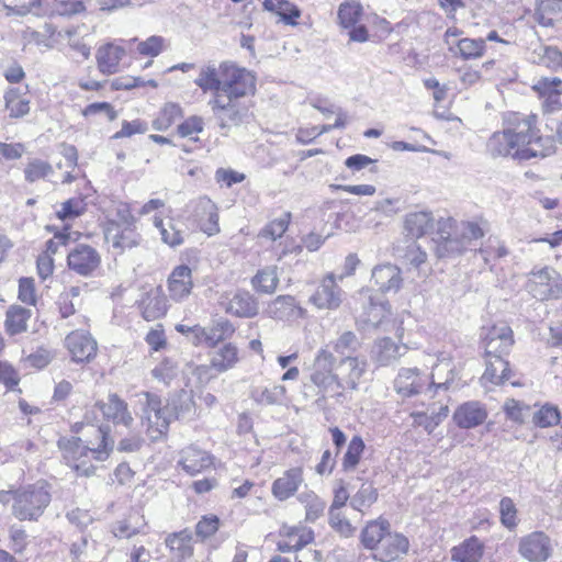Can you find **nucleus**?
Here are the masks:
<instances>
[{
	"label": "nucleus",
	"instance_id": "obj_15",
	"mask_svg": "<svg viewBox=\"0 0 562 562\" xmlns=\"http://www.w3.org/2000/svg\"><path fill=\"white\" fill-rule=\"evenodd\" d=\"M428 376L417 368H402L394 380V390L403 397L427 392Z\"/></svg>",
	"mask_w": 562,
	"mask_h": 562
},
{
	"label": "nucleus",
	"instance_id": "obj_5",
	"mask_svg": "<svg viewBox=\"0 0 562 562\" xmlns=\"http://www.w3.org/2000/svg\"><path fill=\"white\" fill-rule=\"evenodd\" d=\"M222 86L217 94L233 99H243L252 95L256 91V78L246 68L234 63L221 64Z\"/></svg>",
	"mask_w": 562,
	"mask_h": 562
},
{
	"label": "nucleus",
	"instance_id": "obj_12",
	"mask_svg": "<svg viewBox=\"0 0 562 562\" xmlns=\"http://www.w3.org/2000/svg\"><path fill=\"white\" fill-rule=\"evenodd\" d=\"M67 263L70 270L88 277L91 276L101 263V256L89 245H76L67 255Z\"/></svg>",
	"mask_w": 562,
	"mask_h": 562
},
{
	"label": "nucleus",
	"instance_id": "obj_10",
	"mask_svg": "<svg viewBox=\"0 0 562 562\" xmlns=\"http://www.w3.org/2000/svg\"><path fill=\"white\" fill-rule=\"evenodd\" d=\"M338 281L339 279L335 273H327L311 295L310 302L318 310H337L345 296Z\"/></svg>",
	"mask_w": 562,
	"mask_h": 562
},
{
	"label": "nucleus",
	"instance_id": "obj_52",
	"mask_svg": "<svg viewBox=\"0 0 562 562\" xmlns=\"http://www.w3.org/2000/svg\"><path fill=\"white\" fill-rule=\"evenodd\" d=\"M378 499V490L369 483H363L359 491L351 497L350 506L359 512L372 506Z\"/></svg>",
	"mask_w": 562,
	"mask_h": 562
},
{
	"label": "nucleus",
	"instance_id": "obj_51",
	"mask_svg": "<svg viewBox=\"0 0 562 562\" xmlns=\"http://www.w3.org/2000/svg\"><path fill=\"white\" fill-rule=\"evenodd\" d=\"M331 348L339 356H351L361 348V340L353 331L345 330L331 342Z\"/></svg>",
	"mask_w": 562,
	"mask_h": 562
},
{
	"label": "nucleus",
	"instance_id": "obj_58",
	"mask_svg": "<svg viewBox=\"0 0 562 562\" xmlns=\"http://www.w3.org/2000/svg\"><path fill=\"white\" fill-rule=\"evenodd\" d=\"M457 46L463 59H475L483 56L486 45L483 38H462Z\"/></svg>",
	"mask_w": 562,
	"mask_h": 562
},
{
	"label": "nucleus",
	"instance_id": "obj_63",
	"mask_svg": "<svg viewBox=\"0 0 562 562\" xmlns=\"http://www.w3.org/2000/svg\"><path fill=\"white\" fill-rule=\"evenodd\" d=\"M539 63L552 70H562V52L555 46H543L538 54Z\"/></svg>",
	"mask_w": 562,
	"mask_h": 562
},
{
	"label": "nucleus",
	"instance_id": "obj_36",
	"mask_svg": "<svg viewBox=\"0 0 562 562\" xmlns=\"http://www.w3.org/2000/svg\"><path fill=\"white\" fill-rule=\"evenodd\" d=\"M125 50L113 44L101 46L97 52V61L99 70L105 75L115 74Z\"/></svg>",
	"mask_w": 562,
	"mask_h": 562
},
{
	"label": "nucleus",
	"instance_id": "obj_14",
	"mask_svg": "<svg viewBox=\"0 0 562 562\" xmlns=\"http://www.w3.org/2000/svg\"><path fill=\"white\" fill-rule=\"evenodd\" d=\"M65 346L75 362H89L98 350L95 339L87 331L74 330L65 338Z\"/></svg>",
	"mask_w": 562,
	"mask_h": 562
},
{
	"label": "nucleus",
	"instance_id": "obj_17",
	"mask_svg": "<svg viewBox=\"0 0 562 562\" xmlns=\"http://www.w3.org/2000/svg\"><path fill=\"white\" fill-rule=\"evenodd\" d=\"M561 86L562 80L558 77H542L533 85V90L543 98L542 109L546 113H554L562 109L559 90Z\"/></svg>",
	"mask_w": 562,
	"mask_h": 562
},
{
	"label": "nucleus",
	"instance_id": "obj_32",
	"mask_svg": "<svg viewBox=\"0 0 562 562\" xmlns=\"http://www.w3.org/2000/svg\"><path fill=\"white\" fill-rule=\"evenodd\" d=\"M451 561L453 562H480L483 557L484 546L472 536L451 549Z\"/></svg>",
	"mask_w": 562,
	"mask_h": 562
},
{
	"label": "nucleus",
	"instance_id": "obj_49",
	"mask_svg": "<svg viewBox=\"0 0 562 562\" xmlns=\"http://www.w3.org/2000/svg\"><path fill=\"white\" fill-rule=\"evenodd\" d=\"M286 389L283 385L271 387L256 386L250 391V397L260 405L280 404L285 397Z\"/></svg>",
	"mask_w": 562,
	"mask_h": 562
},
{
	"label": "nucleus",
	"instance_id": "obj_11",
	"mask_svg": "<svg viewBox=\"0 0 562 562\" xmlns=\"http://www.w3.org/2000/svg\"><path fill=\"white\" fill-rule=\"evenodd\" d=\"M104 238L119 254H122L126 249L137 247L140 241V235L136 232L134 225L122 226L115 220H109L106 222Z\"/></svg>",
	"mask_w": 562,
	"mask_h": 562
},
{
	"label": "nucleus",
	"instance_id": "obj_47",
	"mask_svg": "<svg viewBox=\"0 0 562 562\" xmlns=\"http://www.w3.org/2000/svg\"><path fill=\"white\" fill-rule=\"evenodd\" d=\"M171 415L176 418H192L195 415V404L191 391L181 390L170 402Z\"/></svg>",
	"mask_w": 562,
	"mask_h": 562
},
{
	"label": "nucleus",
	"instance_id": "obj_31",
	"mask_svg": "<svg viewBox=\"0 0 562 562\" xmlns=\"http://www.w3.org/2000/svg\"><path fill=\"white\" fill-rule=\"evenodd\" d=\"M32 311L21 305L13 304L5 312L4 330L9 336H15L27 330Z\"/></svg>",
	"mask_w": 562,
	"mask_h": 562
},
{
	"label": "nucleus",
	"instance_id": "obj_46",
	"mask_svg": "<svg viewBox=\"0 0 562 562\" xmlns=\"http://www.w3.org/2000/svg\"><path fill=\"white\" fill-rule=\"evenodd\" d=\"M389 530L390 524L387 520H373L369 522L362 530L361 541L367 549L375 551Z\"/></svg>",
	"mask_w": 562,
	"mask_h": 562
},
{
	"label": "nucleus",
	"instance_id": "obj_25",
	"mask_svg": "<svg viewBox=\"0 0 562 562\" xmlns=\"http://www.w3.org/2000/svg\"><path fill=\"white\" fill-rule=\"evenodd\" d=\"M212 464V456L193 446L183 449L178 461V465L190 475H195L211 468Z\"/></svg>",
	"mask_w": 562,
	"mask_h": 562
},
{
	"label": "nucleus",
	"instance_id": "obj_54",
	"mask_svg": "<svg viewBox=\"0 0 562 562\" xmlns=\"http://www.w3.org/2000/svg\"><path fill=\"white\" fill-rule=\"evenodd\" d=\"M364 442L360 436L352 437L341 462V467L345 471H352L356 469L364 451Z\"/></svg>",
	"mask_w": 562,
	"mask_h": 562
},
{
	"label": "nucleus",
	"instance_id": "obj_48",
	"mask_svg": "<svg viewBox=\"0 0 562 562\" xmlns=\"http://www.w3.org/2000/svg\"><path fill=\"white\" fill-rule=\"evenodd\" d=\"M4 103L10 117L20 119L30 112V100L18 88H11L4 93Z\"/></svg>",
	"mask_w": 562,
	"mask_h": 562
},
{
	"label": "nucleus",
	"instance_id": "obj_42",
	"mask_svg": "<svg viewBox=\"0 0 562 562\" xmlns=\"http://www.w3.org/2000/svg\"><path fill=\"white\" fill-rule=\"evenodd\" d=\"M297 501L304 506L305 520L314 522L321 518L326 509V501L312 490H304L297 495Z\"/></svg>",
	"mask_w": 562,
	"mask_h": 562
},
{
	"label": "nucleus",
	"instance_id": "obj_6",
	"mask_svg": "<svg viewBox=\"0 0 562 562\" xmlns=\"http://www.w3.org/2000/svg\"><path fill=\"white\" fill-rule=\"evenodd\" d=\"M142 404V425L146 427V432L150 440L161 439L168 430L171 412L169 406L162 407L158 395L144 393L140 400Z\"/></svg>",
	"mask_w": 562,
	"mask_h": 562
},
{
	"label": "nucleus",
	"instance_id": "obj_16",
	"mask_svg": "<svg viewBox=\"0 0 562 562\" xmlns=\"http://www.w3.org/2000/svg\"><path fill=\"white\" fill-rule=\"evenodd\" d=\"M303 482V468H291L284 471L280 477L273 481L271 493L278 501L284 502L295 495Z\"/></svg>",
	"mask_w": 562,
	"mask_h": 562
},
{
	"label": "nucleus",
	"instance_id": "obj_1",
	"mask_svg": "<svg viewBox=\"0 0 562 562\" xmlns=\"http://www.w3.org/2000/svg\"><path fill=\"white\" fill-rule=\"evenodd\" d=\"M503 130L494 132L486 143V150L493 158L527 161L544 158L555 150L554 140L543 136L538 127V116L520 112H507L502 119Z\"/></svg>",
	"mask_w": 562,
	"mask_h": 562
},
{
	"label": "nucleus",
	"instance_id": "obj_41",
	"mask_svg": "<svg viewBox=\"0 0 562 562\" xmlns=\"http://www.w3.org/2000/svg\"><path fill=\"white\" fill-rule=\"evenodd\" d=\"M154 226L159 231L162 243L170 247H178L184 243V231L179 228L173 218L165 223L162 216L155 215Z\"/></svg>",
	"mask_w": 562,
	"mask_h": 562
},
{
	"label": "nucleus",
	"instance_id": "obj_64",
	"mask_svg": "<svg viewBox=\"0 0 562 562\" xmlns=\"http://www.w3.org/2000/svg\"><path fill=\"white\" fill-rule=\"evenodd\" d=\"M85 211L83 200L80 198H72L61 203L60 209L56 212L59 220H74L80 216Z\"/></svg>",
	"mask_w": 562,
	"mask_h": 562
},
{
	"label": "nucleus",
	"instance_id": "obj_28",
	"mask_svg": "<svg viewBox=\"0 0 562 562\" xmlns=\"http://www.w3.org/2000/svg\"><path fill=\"white\" fill-rule=\"evenodd\" d=\"M435 218L429 211H417L406 214L404 229L407 236L419 238L434 229Z\"/></svg>",
	"mask_w": 562,
	"mask_h": 562
},
{
	"label": "nucleus",
	"instance_id": "obj_9",
	"mask_svg": "<svg viewBox=\"0 0 562 562\" xmlns=\"http://www.w3.org/2000/svg\"><path fill=\"white\" fill-rule=\"evenodd\" d=\"M518 552L529 562H546L553 552V543L543 531H532L520 538Z\"/></svg>",
	"mask_w": 562,
	"mask_h": 562
},
{
	"label": "nucleus",
	"instance_id": "obj_7",
	"mask_svg": "<svg viewBox=\"0 0 562 562\" xmlns=\"http://www.w3.org/2000/svg\"><path fill=\"white\" fill-rule=\"evenodd\" d=\"M527 289L537 300L555 299L562 293V279L553 268L544 267L531 272Z\"/></svg>",
	"mask_w": 562,
	"mask_h": 562
},
{
	"label": "nucleus",
	"instance_id": "obj_60",
	"mask_svg": "<svg viewBox=\"0 0 562 562\" xmlns=\"http://www.w3.org/2000/svg\"><path fill=\"white\" fill-rule=\"evenodd\" d=\"M290 213H284L282 217L269 222L259 233V237L277 240L286 232L290 223Z\"/></svg>",
	"mask_w": 562,
	"mask_h": 562
},
{
	"label": "nucleus",
	"instance_id": "obj_4",
	"mask_svg": "<svg viewBox=\"0 0 562 562\" xmlns=\"http://www.w3.org/2000/svg\"><path fill=\"white\" fill-rule=\"evenodd\" d=\"M336 364V357L328 349V346L321 348L314 359L310 381L312 384H304V394L306 396H318L319 400H325L327 396H341L342 393L339 383L334 372Z\"/></svg>",
	"mask_w": 562,
	"mask_h": 562
},
{
	"label": "nucleus",
	"instance_id": "obj_30",
	"mask_svg": "<svg viewBox=\"0 0 562 562\" xmlns=\"http://www.w3.org/2000/svg\"><path fill=\"white\" fill-rule=\"evenodd\" d=\"M196 216L203 233L209 236L220 233L217 207L210 199L202 198L199 200Z\"/></svg>",
	"mask_w": 562,
	"mask_h": 562
},
{
	"label": "nucleus",
	"instance_id": "obj_21",
	"mask_svg": "<svg viewBox=\"0 0 562 562\" xmlns=\"http://www.w3.org/2000/svg\"><path fill=\"white\" fill-rule=\"evenodd\" d=\"M226 313L237 317L251 318L259 313L257 299L248 291L238 290L227 302H222Z\"/></svg>",
	"mask_w": 562,
	"mask_h": 562
},
{
	"label": "nucleus",
	"instance_id": "obj_55",
	"mask_svg": "<svg viewBox=\"0 0 562 562\" xmlns=\"http://www.w3.org/2000/svg\"><path fill=\"white\" fill-rule=\"evenodd\" d=\"M182 116V109L177 103H166L160 110L158 116L153 122V127L157 131L168 130L177 119Z\"/></svg>",
	"mask_w": 562,
	"mask_h": 562
},
{
	"label": "nucleus",
	"instance_id": "obj_38",
	"mask_svg": "<svg viewBox=\"0 0 562 562\" xmlns=\"http://www.w3.org/2000/svg\"><path fill=\"white\" fill-rule=\"evenodd\" d=\"M453 380V368L451 358L441 352L438 356V363L432 368L431 382L427 386V392H430L432 387L446 389L447 384Z\"/></svg>",
	"mask_w": 562,
	"mask_h": 562
},
{
	"label": "nucleus",
	"instance_id": "obj_61",
	"mask_svg": "<svg viewBox=\"0 0 562 562\" xmlns=\"http://www.w3.org/2000/svg\"><path fill=\"white\" fill-rule=\"evenodd\" d=\"M362 8L357 2H344L338 9V20L341 26L348 29L359 21Z\"/></svg>",
	"mask_w": 562,
	"mask_h": 562
},
{
	"label": "nucleus",
	"instance_id": "obj_27",
	"mask_svg": "<svg viewBox=\"0 0 562 562\" xmlns=\"http://www.w3.org/2000/svg\"><path fill=\"white\" fill-rule=\"evenodd\" d=\"M372 280L381 292H397L402 285L398 267L386 263L376 266L372 271Z\"/></svg>",
	"mask_w": 562,
	"mask_h": 562
},
{
	"label": "nucleus",
	"instance_id": "obj_62",
	"mask_svg": "<svg viewBox=\"0 0 562 562\" xmlns=\"http://www.w3.org/2000/svg\"><path fill=\"white\" fill-rule=\"evenodd\" d=\"M50 173H53L52 165L41 159L31 160L24 169L25 180L31 183L44 179Z\"/></svg>",
	"mask_w": 562,
	"mask_h": 562
},
{
	"label": "nucleus",
	"instance_id": "obj_24",
	"mask_svg": "<svg viewBox=\"0 0 562 562\" xmlns=\"http://www.w3.org/2000/svg\"><path fill=\"white\" fill-rule=\"evenodd\" d=\"M195 337L200 344H205L209 347H214L220 341L231 337L235 328L228 319H217L211 325L205 327H195L193 329Z\"/></svg>",
	"mask_w": 562,
	"mask_h": 562
},
{
	"label": "nucleus",
	"instance_id": "obj_20",
	"mask_svg": "<svg viewBox=\"0 0 562 562\" xmlns=\"http://www.w3.org/2000/svg\"><path fill=\"white\" fill-rule=\"evenodd\" d=\"M486 357L501 356L504 358L514 344L513 331L506 325L494 326L484 339Z\"/></svg>",
	"mask_w": 562,
	"mask_h": 562
},
{
	"label": "nucleus",
	"instance_id": "obj_22",
	"mask_svg": "<svg viewBox=\"0 0 562 562\" xmlns=\"http://www.w3.org/2000/svg\"><path fill=\"white\" fill-rule=\"evenodd\" d=\"M192 288L191 269L186 265L176 267L168 278L169 296L176 302H181L191 294Z\"/></svg>",
	"mask_w": 562,
	"mask_h": 562
},
{
	"label": "nucleus",
	"instance_id": "obj_50",
	"mask_svg": "<svg viewBox=\"0 0 562 562\" xmlns=\"http://www.w3.org/2000/svg\"><path fill=\"white\" fill-rule=\"evenodd\" d=\"M81 293V288L78 285L70 286L64 290L58 296V308L60 317L64 319L75 315L76 306L78 305V299Z\"/></svg>",
	"mask_w": 562,
	"mask_h": 562
},
{
	"label": "nucleus",
	"instance_id": "obj_45",
	"mask_svg": "<svg viewBox=\"0 0 562 562\" xmlns=\"http://www.w3.org/2000/svg\"><path fill=\"white\" fill-rule=\"evenodd\" d=\"M263 9L278 14L289 25H296V19L301 16V10L288 0H265Z\"/></svg>",
	"mask_w": 562,
	"mask_h": 562
},
{
	"label": "nucleus",
	"instance_id": "obj_39",
	"mask_svg": "<svg viewBox=\"0 0 562 562\" xmlns=\"http://www.w3.org/2000/svg\"><path fill=\"white\" fill-rule=\"evenodd\" d=\"M143 317L150 322L162 317L167 313V299L158 290L150 292L139 304Z\"/></svg>",
	"mask_w": 562,
	"mask_h": 562
},
{
	"label": "nucleus",
	"instance_id": "obj_3",
	"mask_svg": "<svg viewBox=\"0 0 562 562\" xmlns=\"http://www.w3.org/2000/svg\"><path fill=\"white\" fill-rule=\"evenodd\" d=\"M47 482L41 480L13 490L11 513L20 521H37L50 504Z\"/></svg>",
	"mask_w": 562,
	"mask_h": 562
},
{
	"label": "nucleus",
	"instance_id": "obj_18",
	"mask_svg": "<svg viewBox=\"0 0 562 562\" xmlns=\"http://www.w3.org/2000/svg\"><path fill=\"white\" fill-rule=\"evenodd\" d=\"M409 542L406 537L396 532H389L374 551L373 558L381 562H390L398 559L408 550Z\"/></svg>",
	"mask_w": 562,
	"mask_h": 562
},
{
	"label": "nucleus",
	"instance_id": "obj_8",
	"mask_svg": "<svg viewBox=\"0 0 562 562\" xmlns=\"http://www.w3.org/2000/svg\"><path fill=\"white\" fill-rule=\"evenodd\" d=\"M207 104L217 119L221 128L239 125L248 111L247 106L240 102V99L220 94L213 95Z\"/></svg>",
	"mask_w": 562,
	"mask_h": 562
},
{
	"label": "nucleus",
	"instance_id": "obj_33",
	"mask_svg": "<svg viewBox=\"0 0 562 562\" xmlns=\"http://www.w3.org/2000/svg\"><path fill=\"white\" fill-rule=\"evenodd\" d=\"M210 361L211 368L216 373H224L233 369L239 361L238 349L231 342L225 344L210 353Z\"/></svg>",
	"mask_w": 562,
	"mask_h": 562
},
{
	"label": "nucleus",
	"instance_id": "obj_37",
	"mask_svg": "<svg viewBox=\"0 0 562 562\" xmlns=\"http://www.w3.org/2000/svg\"><path fill=\"white\" fill-rule=\"evenodd\" d=\"M165 543L178 560H184L193 554L192 533L188 529L168 535Z\"/></svg>",
	"mask_w": 562,
	"mask_h": 562
},
{
	"label": "nucleus",
	"instance_id": "obj_29",
	"mask_svg": "<svg viewBox=\"0 0 562 562\" xmlns=\"http://www.w3.org/2000/svg\"><path fill=\"white\" fill-rule=\"evenodd\" d=\"M487 413L479 402L461 405L453 415L456 424L461 428H473L484 423Z\"/></svg>",
	"mask_w": 562,
	"mask_h": 562
},
{
	"label": "nucleus",
	"instance_id": "obj_35",
	"mask_svg": "<svg viewBox=\"0 0 562 562\" xmlns=\"http://www.w3.org/2000/svg\"><path fill=\"white\" fill-rule=\"evenodd\" d=\"M405 350L404 345H397L391 338L384 337L375 341L373 358L380 366H389L400 359Z\"/></svg>",
	"mask_w": 562,
	"mask_h": 562
},
{
	"label": "nucleus",
	"instance_id": "obj_44",
	"mask_svg": "<svg viewBox=\"0 0 562 562\" xmlns=\"http://www.w3.org/2000/svg\"><path fill=\"white\" fill-rule=\"evenodd\" d=\"M279 284L278 267L267 266L259 269L251 279L252 288L263 294H272Z\"/></svg>",
	"mask_w": 562,
	"mask_h": 562
},
{
	"label": "nucleus",
	"instance_id": "obj_2",
	"mask_svg": "<svg viewBox=\"0 0 562 562\" xmlns=\"http://www.w3.org/2000/svg\"><path fill=\"white\" fill-rule=\"evenodd\" d=\"M97 436V440H88L86 443L80 438H71L66 442L59 441V446L65 451V459L68 461L78 462L72 467L82 475L89 476L94 472L93 467L85 468V458L89 453L98 461H103L109 457L110 451L113 449V440L109 436L108 427L91 428Z\"/></svg>",
	"mask_w": 562,
	"mask_h": 562
},
{
	"label": "nucleus",
	"instance_id": "obj_59",
	"mask_svg": "<svg viewBox=\"0 0 562 562\" xmlns=\"http://www.w3.org/2000/svg\"><path fill=\"white\" fill-rule=\"evenodd\" d=\"M561 419L560 412L557 406L546 404L533 413L532 422L540 428H547L557 425Z\"/></svg>",
	"mask_w": 562,
	"mask_h": 562
},
{
	"label": "nucleus",
	"instance_id": "obj_23",
	"mask_svg": "<svg viewBox=\"0 0 562 562\" xmlns=\"http://www.w3.org/2000/svg\"><path fill=\"white\" fill-rule=\"evenodd\" d=\"M266 313L273 319L290 321L303 317L305 310L296 303L294 296L279 295L268 304Z\"/></svg>",
	"mask_w": 562,
	"mask_h": 562
},
{
	"label": "nucleus",
	"instance_id": "obj_19",
	"mask_svg": "<svg viewBox=\"0 0 562 562\" xmlns=\"http://www.w3.org/2000/svg\"><path fill=\"white\" fill-rule=\"evenodd\" d=\"M103 417L115 425H122L130 428L134 418L128 411L127 403L117 394H110L106 402L97 403Z\"/></svg>",
	"mask_w": 562,
	"mask_h": 562
},
{
	"label": "nucleus",
	"instance_id": "obj_43",
	"mask_svg": "<svg viewBox=\"0 0 562 562\" xmlns=\"http://www.w3.org/2000/svg\"><path fill=\"white\" fill-rule=\"evenodd\" d=\"M194 83L204 92H212L216 95L221 90L222 75L221 66L216 68L214 64L203 66L200 69L199 76L195 78Z\"/></svg>",
	"mask_w": 562,
	"mask_h": 562
},
{
	"label": "nucleus",
	"instance_id": "obj_56",
	"mask_svg": "<svg viewBox=\"0 0 562 562\" xmlns=\"http://www.w3.org/2000/svg\"><path fill=\"white\" fill-rule=\"evenodd\" d=\"M435 252L438 258H448L461 255L467 250V244L459 239L458 235L435 240Z\"/></svg>",
	"mask_w": 562,
	"mask_h": 562
},
{
	"label": "nucleus",
	"instance_id": "obj_26",
	"mask_svg": "<svg viewBox=\"0 0 562 562\" xmlns=\"http://www.w3.org/2000/svg\"><path fill=\"white\" fill-rule=\"evenodd\" d=\"M391 311L387 302L374 303L372 300L364 308L361 322L374 328H382L384 331H390L394 327V322L391 319Z\"/></svg>",
	"mask_w": 562,
	"mask_h": 562
},
{
	"label": "nucleus",
	"instance_id": "obj_34",
	"mask_svg": "<svg viewBox=\"0 0 562 562\" xmlns=\"http://www.w3.org/2000/svg\"><path fill=\"white\" fill-rule=\"evenodd\" d=\"M512 370L509 362L501 356L486 357V369L483 373L481 381L485 384L487 382L499 385L509 380Z\"/></svg>",
	"mask_w": 562,
	"mask_h": 562
},
{
	"label": "nucleus",
	"instance_id": "obj_40",
	"mask_svg": "<svg viewBox=\"0 0 562 562\" xmlns=\"http://www.w3.org/2000/svg\"><path fill=\"white\" fill-rule=\"evenodd\" d=\"M146 521L143 516L130 515L113 524L112 532L116 538L131 539L137 535H146Z\"/></svg>",
	"mask_w": 562,
	"mask_h": 562
},
{
	"label": "nucleus",
	"instance_id": "obj_53",
	"mask_svg": "<svg viewBox=\"0 0 562 562\" xmlns=\"http://www.w3.org/2000/svg\"><path fill=\"white\" fill-rule=\"evenodd\" d=\"M281 537H285L291 543L300 542L295 550H300L314 539L313 531L304 526H283L280 531Z\"/></svg>",
	"mask_w": 562,
	"mask_h": 562
},
{
	"label": "nucleus",
	"instance_id": "obj_57",
	"mask_svg": "<svg viewBox=\"0 0 562 562\" xmlns=\"http://www.w3.org/2000/svg\"><path fill=\"white\" fill-rule=\"evenodd\" d=\"M178 362L172 358H165L151 370L153 378L166 385H169L171 381L178 376Z\"/></svg>",
	"mask_w": 562,
	"mask_h": 562
},
{
	"label": "nucleus",
	"instance_id": "obj_13",
	"mask_svg": "<svg viewBox=\"0 0 562 562\" xmlns=\"http://www.w3.org/2000/svg\"><path fill=\"white\" fill-rule=\"evenodd\" d=\"M367 370V360L357 356L342 357L336 364V376L341 390H356Z\"/></svg>",
	"mask_w": 562,
	"mask_h": 562
}]
</instances>
